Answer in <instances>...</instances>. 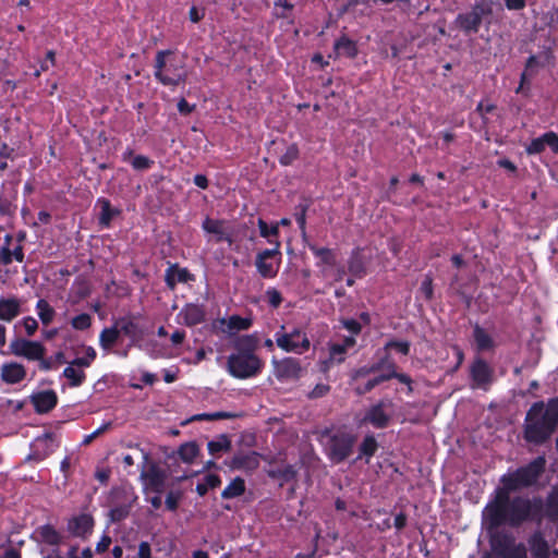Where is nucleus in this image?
<instances>
[{
    "instance_id": "603ef678",
    "label": "nucleus",
    "mask_w": 558,
    "mask_h": 558,
    "mask_svg": "<svg viewBox=\"0 0 558 558\" xmlns=\"http://www.w3.org/2000/svg\"><path fill=\"white\" fill-rule=\"evenodd\" d=\"M385 350L395 349L402 355H409L411 350V343L407 340H389L385 347Z\"/></svg>"
},
{
    "instance_id": "c85d7f7f",
    "label": "nucleus",
    "mask_w": 558,
    "mask_h": 558,
    "mask_svg": "<svg viewBox=\"0 0 558 558\" xmlns=\"http://www.w3.org/2000/svg\"><path fill=\"white\" fill-rule=\"evenodd\" d=\"M500 483L501 486L496 488L495 495H511V493L526 488V486H523L522 481L517 475L515 470L513 472L504 474L500 477Z\"/></svg>"
},
{
    "instance_id": "9d476101",
    "label": "nucleus",
    "mask_w": 558,
    "mask_h": 558,
    "mask_svg": "<svg viewBox=\"0 0 558 558\" xmlns=\"http://www.w3.org/2000/svg\"><path fill=\"white\" fill-rule=\"evenodd\" d=\"M281 259V251L278 248H266L258 252L255 258V266L260 277L270 279L278 274Z\"/></svg>"
},
{
    "instance_id": "5701e85b",
    "label": "nucleus",
    "mask_w": 558,
    "mask_h": 558,
    "mask_svg": "<svg viewBox=\"0 0 558 558\" xmlns=\"http://www.w3.org/2000/svg\"><path fill=\"white\" fill-rule=\"evenodd\" d=\"M1 380L8 385H15L23 381L26 377V368L17 362L4 363L1 366Z\"/></svg>"
},
{
    "instance_id": "20e7f679",
    "label": "nucleus",
    "mask_w": 558,
    "mask_h": 558,
    "mask_svg": "<svg viewBox=\"0 0 558 558\" xmlns=\"http://www.w3.org/2000/svg\"><path fill=\"white\" fill-rule=\"evenodd\" d=\"M322 438L326 439L324 441L325 454L333 464L345 461L352 454L356 442V436L344 430L331 433L329 429H325L322 433Z\"/></svg>"
},
{
    "instance_id": "4468645a",
    "label": "nucleus",
    "mask_w": 558,
    "mask_h": 558,
    "mask_svg": "<svg viewBox=\"0 0 558 558\" xmlns=\"http://www.w3.org/2000/svg\"><path fill=\"white\" fill-rule=\"evenodd\" d=\"M271 363L274 375L280 381L298 380L302 375L300 360L295 357L272 359Z\"/></svg>"
},
{
    "instance_id": "e2e57ef3",
    "label": "nucleus",
    "mask_w": 558,
    "mask_h": 558,
    "mask_svg": "<svg viewBox=\"0 0 558 558\" xmlns=\"http://www.w3.org/2000/svg\"><path fill=\"white\" fill-rule=\"evenodd\" d=\"M205 16V9L204 8H197L195 5H192L189 11V19L193 23L201 22Z\"/></svg>"
},
{
    "instance_id": "f257e3e1",
    "label": "nucleus",
    "mask_w": 558,
    "mask_h": 558,
    "mask_svg": "<svg viewBox=\"0 0 558 558\" xmlns=\"http://www.w3.org/2000/svg\"><path fill=\"white\" fill-rule=\"evenodd\" d=\"M489 529L502 525L520 527L526 522H542L544 500L541 496L495 495L484 510Z\"/></svg>"
},
{
    "instance_id": "5fc2aeb1",
    "label": "nucleus",
    "mask_w": 558,
    "mask_h": 558,
    "mask_svg": "<svg viewBox=\"0 0 558 558\" xmlns=\"http://www.w3.org/2000/svg\"><path fill=\"white\" fill-rule=\"evenodd\" d=\"M131 165L137 171L148 170L153 167L154 160L144 155L133 157Z\"/></svg>"
},
{
    "instance_id": "b1692460",
    "label": "nucleus",
    "mask_w": 558,
    "mask_h": 558,
    "mask_svg": "<svg viewBox=\"0 0 558 558\" xmlns=\"http://www.w3.org/2000/svg\"><path fill=\"white\" fill-rule=\"evenodd\" d=\"M192 280H194V276L186 268H181L178 264H171L166 269L165 282L170 290H174L178 282L186 283Z\"/></svg>"
},
{
    "instance_id": "bf43d9fd",
    "label": "nucleus",
    "mask_w": 558,
    "mask_h": 558,
    "mask_svg": "<svg viewBox=\"0 0 558 558\" xmlns=\"http://www.w3.org/2000/svg\"><path fill=\"white\" fill-rule=\"evenodd\" d=\"M181 498H182L181 492H179V490L178 492H173V490L169 492L166 496V501H165L167 510L172 511V512L177 511L179 508V502H180Z\"/></svg>"
},
{
    "instance_id": "423d86ee",
    "label": "nucleus",
    "mask_w": 558,
    "mask_h": 558,
    "mask_svg": "<svg viewBox=\"0 0 558 558\" xmlns=\"http://www.w3.org/2000/svg\"><path fill=\"white\" fill-rule=\"evenodd\" d=\"M172 54L171 50H159L155 57L154 76L165 86L175 87L186 81V73L175 63H167L166 58Z\"/></svg>"
},
{
    "instance_id": "2f4dec72",
    "label": "nucleus",
    "mask_w": 558,
    "mask_h": 558,
    "mask_svg": "<svg viewBox=\"0 0 558 558\" xmlns=\"http://www.w3.org/2000/svg\"><path fill=\"white\" fill-rule=\"evenodd\" d=\"M527 542L534 558L549 557V545L541 532L532 534Z\"/></svg>"
},
{
    "instance_id": "774afa93",
    "label": "nucleus",
    "mask_w": 558,
    "mask_h": 558,
    "mask_svg": "<svg viewBox=\"0 0 558 558\" xmlns=\"http://www.w3.org/2000/svg\"><path fill=\"white\" fill-rule=\"evenodd\" d=\"M138 558H151V548L148 542H141L138 545Z\"/></svg>"
},
{
    "instance_id": "9b49d317",
    "label": "nucleus",
    "mask_w": 558,
    "mask_h": 558,
    "mask_svg": "<svg viewBox=\"0 0 558 558\" xmlns=\"http://www.w3.org/2000/svg\"><path fill=\"white\" fill-rule=\"evenodd\" d=\"M95 527V519L90 513L82 512L66 520V532L70 536L87 541Z\"/></svg>"
},
{
    "instance_id": "58836bf2",
    "label": "nucleus",
    "mask_w": 558,
    "mask_h": 558,
    "mask_svg": "<svg viewBox=\"0 0 558 558\" xmlns=\"http://www.w3.org/2000/svg\"><path fill=\"white\" fill-rule=\"evenodd\" d=\"M245 493V481L236 476L231 483L225 487L221 493V498L223 499H232L242 496Z\"/></svg>"
},
{
    "instance_id": "49530a36",
    "label": "nucleus",
    "mask_w": 558,
    "mask_h": 558,
    "mask_svg": "<svg viewBox=\"0 0 558 558\" xmlns=\"http://www.w3.org/2000/svg\"><path fill=\"white\" fill-rule=\"evenodd\" d=\"M63 376L69 379L71 387H80L86 379V374L82 369L74 368L71 364L63 369Z\"/></svg>"
},
{
    "instance_id": "37998d69",
    "label": "nucleus",
    "mask_w": 558,
    "mask_h": 558,
    "mask_svg": "<svg viewBox=\"0 0 558 558\" xmlns=\"http://www.w3.org/2000/svg\"><path fill=\"white\" fill-rule=\"evenodd\" d=\"M36 310H37L39 319L41 320V323L45 326L49 325L56 316L54 308L45 299H39L37 301Z\"/></svg>"
},
{
    "instance_id": "a18cd8bd",
    "label": "nucleus",
    "mask_w": 558,
    "mask_h": 558,
    "mask_svg": "<svg viewBox=\"0 0 558 558\" xmlns=\"http://www.w3.org/2000/svg\"><path fill=\"white\" fill-rule=\"evenodd\" d=\"M311 205L312 201L310 198H303L302 202L295 206L293 216L299 229L306 228V214Z\"/></svg>"
},
{
    "instance_id": "6e6552de",
    "label": "nucleus",
    "mask_w": 558,
    "mask_h": 558,
    "mask_svg": "<svg viewBox=\"0 0 558 558\" xmlns=\"http://www.w3.org/2000/svg\"><path fill=\"white\" fill-rule=\"evenodd\" d=\"M469 377L472 389L487 391L495 381V371L485 359L475 356L469 367Z\"/></svg>"
},
{
    "instance_id": "7ed1b4c3",
    "label": "nucleus",
    "mask_w": 558,
    "mask_h": 558,
    "mask_svg": "<svg viewBox=\"0 0 558 558\" xmlns=\"http://www.w3.org/2000/svg\"><path fill=\"white\" fill-rule=\"evenodd\" d=\"M257 339L253 335H244L234 342V352L227 359V371L236 379H248L258 376L264 362L256 355Z\"/></svg>"
},
{
    "instance_id": "473e14b6",
    "label": "nucleus",
    "mask_w": 558,
    "mask_h": 558,
    "mask_svg": "<svg viewBox=\"0 0 558 558\" xmlns=\"http://www.w3.org/2000/svg\"><path fill=\"white\" fill-rule=\"evenodd\" d=\"M348 270L352 277L362 279L366 275V266L360 248H354L348 260Z\"/></svg>"
},
{
    "instance_id": "09e8293b",
    "label": "nucleus",
    "mask_w": 558,
    "mask_h": 558,
    "mask_svg": "<svg viewBox=\"0 0 558 558\" xmlns=\"http://www.w3.org/2000/svg\"><path fill=\"white\" fill-rule=\"evenodd\" d=\"M300 157L299 146L293 143L289 145L286 151L279 157V163L283 167L291 166Z\"/></svg>"
},
{
    "instance_id": "680f3d73",
    "label": "nucleus",
    "mask_w": 558,
    "mask_h": 558,
    "mask_svg": "<svg viewBox=\"0 0 558 558\" xmlns=\"http://www.w3.org/2000/svg\"><path fill=\"white\" fill-rule=\"evenodd\" d=\"M22 325L27 333V336L32 337L36 330L38 329L37 320L32 316H26L22 319Z\"/></svg>"
},
{
    "instance_id": "f3484780",
    "label": "nucleus",
    "mask_w": 558,
    "mask_h": 558,
    "mask_svg": "<svg viewBox=\"0 0 558 558\" xmlns=\"http://www.w3.org/2000/svg\"><path fill=\"white\" fill-rule=\"evenodd\" d=\"M29 401L37 414H47L58 404V395L54 390H40L29 396Z\"/></svg>"
},
{
    "instance_id": "a211bd4d",
    "label": "nucleus",
    "mask_w": 558,
    "mask_h": 558,
    "mask_svg": "<svg viewBox=\"0 0 558 558\" xmlns=\"http://www.w3.org/2000/svg\"><path fill=\"white\" fill-rule=\"evenodd\" d=\"M546 146L554 154H558V135L554 131H548L542 136L533 138L525 147V151L527 155H539L545 150Z\"/></svg>"
},
{
    "instance_id": "0eeeda50",
    "label": "nucleus",
    "mask_w": 558,
    "mask_h": 558,
    "mask_svg": "<svg viewBox=\"0 0 558 558\" xmlns=\"http://www.w3.org/2000/svg\"><path fill=\"white\" fill-rule=\"evenodd\" d=\"M490 13V7L485 0H481L475 2L470 11L459 13L453 21V25L466 36L474 35L478 33L483 17Z\"/></svg>"
},
{
    "instance_id": "4be33fe9",
    "label": "nucleus",
    "mask_w": 558,
    "mask_h": 558,
    "mask_svg": "<svg viewBox=\"0 0 558 558\" xmlns=\"http://www.w3.org/2000/svg\"><path fill=\"white\" fill-rule=\"evenodd\" d=\"M259 466V454L256 451L235 453L230 462L232 470L254 471Z\"/></svg>"
},
{
    "instance_id": "ddd939ff",
    "label": "nucleus",
    "mask_w": 558,
    "mask_h": 558,
    "mask_svg": "<svg viewBox=\"0 0 558 558\" xmlns=\"http://www.w3.org/2000/svg\"><path fill=\"white\" fill-rule=\"evenodd\" d=\"M390 407H392L391 400H379L366 410L363 422L378 429L387 428L391 422L392 415L388 413L386 409Z\"/></svg>"
},
{
    "instance_id": "a878e982",
    "label": "nucleus",
    "mask_w": 558,
    "mask_h": 558,
    "mask_svg": "<svg viewBox=\"0 0 558 558\" xmlns=\"http://www.w3.org/2000/svg\"><path fill=\"white\" fill-rule=\"evenodd\" d=\"M180 316L183 317V323L187 327H194L206 320V311L204 305L189 303L180 312Z\"/></svg>"
},
{
    "instance_id": "39448f33",
    "label": "nucleus",
    "mask_w": 558,
    "mask_h": 558,
    "mask_svg": "<svg viewBox=\"0 0 558 558\" xmlns=\"http://www.w3.org/2000/svg\"><path fill=\"white\" fill-rule=\"evenodd\" d=\"M489 545L492 551L497 556L493 557L486 553L482 558H527V549L508 531H496L490 534Z\"/></svg>"
},
{
    "instance_id": "c03bdc74",
    "label": "nucleus",
    "mask_w": 558,
    "mask_h": 558,
    "mask_svg": "<svg viewBox=\"0 0 558 558\" xmlns=\"http://www.w3.org/2000/svg\"><path fill=\"white\" fill-rule=\"evenodd\" d=\"M207 449L211 456L219 452H227L231 449V440L228 435L221 434L216 439L208 441Z\"/></svg>"
},
{
    "instance_id": "0e129e2a",
    "label": "nucleus",
    "mask_w": 558,
    "mask_h": 558,
    "mask_svg": "<svg viewBox=\"0 0 558 558\" xmlns=\"http://www.w3.org/2000/svg\"><path fill=\"white\" fill-rule=\"evenodd\" d=\"M178 110L182 116H189L195 110V105H191L185 98H180L178 101Z\"/></svg>"
},
{
    "instance_id": "de8ad7c7",
    "label": "nucleus",
    "mask_w": 558,
    "mask_h": 558,
    "mask_svg": "<svg viewBox=\"0 0 558 558\" xmlns=\"http://www.w3.org/2000/svg\"><path fill=\"white\" fill-rule=\"evenodd\" d=\"M227 325L229 330L241 331L250 329L253 325V320L252 318L231 315L227 320Z\"/></svg>"
},
{
    "instance_id": "e433bc0d",
    "label": "nucleus",
    "mask_w": 558,
    "mask_h": 558,
    "mask_svg": "<svg viewBox=\"0 0 558 558\" xmlns=\"http://www.w3.org/2000/svg\"><path fill=\"white\" fill-rule=\"evenodd\" d=\"M333 48L339 54L351 59L357 56V46L355 41L344 35L336 40Z\"/></svg>"
},
{
    "instance_id": "3c124183",
    "label": "nucleus",
    "mask_w": 558,
    "mask_h": 558,
    "mask_svg": "<svg viewBox=\"0 0 558 558\" xmlns=\"http://www.w3.org/2000/svg\"><path fill=\"white\" fill-rule=\"evenodd\" d=\"M420 293L424 296L426 301H432L434 298V286H433V277L430 274L424 276V279L420 286Z\"/></svg>"
},
{
    "instance_id": "338daca9",
    "label": "nucleus",
    "mask_w": 558,
    "mask_h": 558,
    "mask_svg": "<svg viewBox=\"0 0 558 558\" xmlns=\"http://www.w3.org/2000/svg\"><path fill=\"white\" fill-rule=\"evenodd\" d=\"M329 386L324 384H318L314 387V389L311 391L310 397L311 398H322L329 391Z\"/></svg>"
},
{
    "instance_id": "dca6fc26",
    "label": "nucleus",
    "mask_w": 558,
    "mask_h": 558,
    "mask_svg": "<svg viewBox=\"0 0 558 558\" xmlns=\"http://www.w3.org/2000/svg\"><path fill=\"white\" fill-rule=\"evenodd\" d=\"M31 538L37 544H44L53 549L59 548L63 543V535L49 523L37 526L31 535Z\"/></svg>"
},
{
    "instance_id": "4c0bfd02",
    "label": "nucleus",
    "mask_w": 558,
    "mask_h": 558,
    "mask_svg": "<svg viewBox=\"0 0 558 558\" xmlns=\"http://www.w3.org/2000/svg\"><path fill=\"white\" fill-rule=\"evenodd\" d=\"M177 454L184 463L190 464L199 454V447L195 441H187L178 448Z\"/></svg>"
},
{
    "instance_id": "72a5a7b5",
    "label": "nucleus",
    "mask_w": 558,
    "mask_h": 558,
    "mask_svg": "<svg viewBox=\"0 0 558 558\" xmlns=\"http://www.w3.org/2000/svg\"><path fill=\"white\" fill-rule=\"evenodd\" d=\"M390 371H391L390 373H380L377 376L371 378L372 381L374 383V386L377 387L381 383L388 381V380L395 378V379L399 380L401 384L407 385L408 393L411 395L413 392L412 378L405 373L393 372L392 369H390Z\"/></svg>"
},
{
    "instance_id": "13d9d810",
    "label": "nucleus",
    "mask_w": 558,
    "mask_h": 558,
    "mask_svg": "<svg viewBox=\"0 0 558 558\" xmlns=\"http://www.w3.org/2000/svg\"><path fill=\"white\" fill-rule=\"evenodd\" d=\"M339 323L347 329L352 336H357L362 331V325L360 322L353 318H340Z\"/></svg>"
},
{
    "instance_id": "69168bd1",
    "label": "nucleus",
    "mask_w": 558,
    "mask_h": 558,
    "mask_svg": "<svg viewBox=\"0 0 558 558\" xmlns=\"http://www.w3.org/2000/svg\"><path fill=\"white\" fill-rule=\"evenodd\" d=\"M112 543L111 537L108 534H104L99 542L96 544V553L97 554H104L107 551Z\"/></svg>"
},
{
    "instance_id": "a19ab883",
    "label": "nucleus",
    "mask_w": 558,
    "mask_h": 558,
    "mask_svg": "<svg viewBox=\"0 0 558 558\" xmlns=\"http://www.w3.org/2000/svg\"><path fill=\"white\" fill-rule=\"evenodd\" d=\"M132 509L131 502H123V504H114L108 513L109 520L112 523H119L123 520H125Z\"/></svg>"
},
{
    "instance_id": "412c9836",
    "label": "nucleus",
    "mask_w": 558,
    "mask_h": 558,
    "mask_svg": "<svg viewBox=\"0 0 558 558\" xmlns=\"http://www.w3.org/2000/svg\"><path fill=\"white\" fill-rule=\"evenodd\" d=\"M141 477L147 482L149 488L156 494L163 492L167 474L156 463H151L147 470L143 468Z\"/></svg>"
},
{
    "instance_id": "052dcab7",
    "label": "nucleus",
    "mask_w": 558,
    "mask_h": 558,
    "mask_svg": "<svg viewBox=\"0 0 558 558\" xmlns=\"http://www.w3.org/2000/svg\"><path fill=\"white\" fill-rule=\"evenodd\" d=\"M111 427V422H107L94 430L92 434L86 435L82 441L83 445H89L95 438L107 432Z\"/></svg>"
},
{
    "instance_id": "f8f14e48",
    "label": "nucleus",
    "mask_w": 558,
    "mask_h": 558,
    "mask_svg": "<svg viewBox=\"0 0 558 558\" xmlns=\"http://www.w3.org/2000/svg\"><path fill=\"white\" fill-rule=\"evenodd\" d=\"M9 350L11 354L24 357L28 361H36L46 354V348L41 342L24 338H15L12 340Z\"/></svg>"
},
{
    "instance_id": "6ab92c4d",
    "label": "nucleus",
    "mask_w": 558,
    "mask_h": 558,
    "mask_svg": "<svg viewBox=\"0 0 558 558\" xmlns=\"http://www.w3.org/2000/svg\"><path fill=\"white\" fill-rule=\"evenodd\" d=\"M472 340L477 353L494 352L497 348V342L493 336L477 323L473 326Z\"/></svg>"
},
{
    "instance_id": "2eb2a0df",
    "label": "nucleus",
    "mask_w": 558,
    "mask_h": 558,
    "mask_svg": "<svg viewBox=\"0 0 558 558\" xmlns=\"http://www.w3.org/2000/svg\"><path fill=\"white\" fill-rule=\"evenodd\" d=\"M545 457L538 456L527 464L518 468L515 471L517 475L522 481L523 486H526V488H529L537 483L538 478L545 471Z\"/></svg>"
},
{
    "instance_id": "ea45409f",
    "label": "nucleus",
    "mask_w": 558,
    "mask_h": 558,
    "mask_svg": "<svg viewBox=\"0 0 558 558\" xmlns=\"http://www.w3.org/2000/svg\"><path fill=\"white\" fill-rule=\"evenodd\" d=\"M378 449V442L374 435H366L360 447H359V457L357 459H362L363 457L366 458V461L368 462L369 458H372Z\"/></svg>"
},
{
    "instance_id": "8fccbe9b",
    "label": "nucleus",
    "mask_w": 558,
    "mask_h": 558,
    "mask_svg": "<svg viewBox=\"0 0 558 558\" xmlns=\"http://www.w3.org/2000/svg\"><path fill=\"white\" fill-rule=\"evenodd\" d=\"M96 356H97V353H96L95 349L93 347H87L85 350V355L74 359L71 362V365L77 366V367H89L90 364L96 359Z\"/></svg>"
},
{
    "instance_id": "c9c22d12",
    "label": "nucleus",
    "mask_w": 558,
    "mask_h": 558,
    "mask_svg": "<svg viewBox=\"0 0 558 558\" xmlns=\"http://www.w3.org/2000/svg\"><path fill=\"white\" fill-rule=\"evenodd\" d=\"M544 517L550 521L558 520V486H555L544 501Z\"/></svg>"
},
{
    "instance_id": "393cba45",
    "label": "nucleus",
    "mask_w": 558,
    "mask_h": 558,
    "mask_svg": "<svg viewBox=\"0 0 558 558\" xmlns=\"http://www.w3.org/2000/svg\"><path fill=\"white\" fill-rule=\"evenodd\" d=\"M96 206L100 208L98 225L102 229L110 228L112 220L121 215V210L112 207L110 199L106 197H99L96 201Z\"/></svg>"
},
{
    "instance_id": "864d4df0",
    "label": "nucleus",
    "mask_w": 558,
    "mask_h": 558,
    "mask_svg": "<svg viewBox=\"0 0 558 558\" xmlns=\"http://www.w3.org/2000/svg\"><path fill=\"white\" fill-rule=\"evenodd\" d=\"M71 325L76 330H86L92 326V316L87 313H82L72 318Z\"/></svg>"
},
{
    "instance_id": "6e6d98bb",
    "label": "nucleus",
    "mask_w": 558,
    "mask_h": 558,
    "mask_svg": "<svg viewBox=\"0 0 558 558\" xmlns=\"http://www.w3.org/2000/svg\"><path fill=\"white\" fill-rule=\"evenodd\" d=\"M266 300L272 308H278L282 303V295L276 288H268L265 292Z\"/></svg>"
},
{
    "instance_id": "4d7b16f0",
    "label": "nucleus",
    "mask_w": 558,
    "mask_h": 558,
    "mask_svg": "<svg viewBox=\"0 0 558 558\" xmlns=\"http://www.w3.org/2000/svg\"><path fill=\"white\" fill-rule=\"evenodd\" d=\"M347 351L341 343H332L329 348L330 359L337 363H342L345 360Z\"/></svg>"
},
{
    "instance_id": "7c9ffc66",
    "label": "nucleus",
    "mask_w": 558,
    "mask_h": 558,
    "mask_svg": "<svg viewBox=\"0 0 558 558\" xmlns=\"http://www.w3.org/2000/svg\"><path fill=\"white\" fill-rule=\"evenodd\" d=\"M257 226L260 236L267 239L268 243L274 245V248L280 250L279 223L269 226L263 218H258Z\"/></svg>"
},
{
    "instance_id": "79ce46f5",
    "label": "nucleus",
    "mask_w": 558,
    "mask_h": 558,
    "mask_svg": "<svg viewBox=\"0 0 558 558\" xmlns=\"http://www.w3.org/2000/svg\"><path fill=\"white\" fill-rule=\"evenodd\" d=\"M221 485V478L217 474H207L204 476L203 482L196 484V493L203 497L209 489H215Z\"/></svg>"
},
{
    "instance_id": "aec40b11",
    "label": "nucleus",
    "mask_w": 558,
    "mask_h": 558,
    "mask_svg": "<svg viewBox=\"0 0 558 558\" xmlns=\"http://www.w3.org/2000/svg\"><path fill=\"white\" fill-rule=\"evenodd\" d=\"M225 225L226 221L223 219H213L207 216L202 222V229L206 233L214 234L216 243L227 242L231 245L233 239L231 233L226 231Z\"/></svg>"
},
{
    "instance_id": "f704fd0d",
    "label": "nucleus",
    "mask_w": 558,
    "mask_h": 558,
    "mask_svg": "<svg viewBox=\"0 0 558 558\" xmlns=\"http://www.w3.org/2000/svg\"><path fill=\"white\" fill-rule=\"evenodd\" d=\"M120 337L118 326L113 324L111 327H106L100 331L99 345L104 351L110 352L118 343Z\"/></svg>"
},
{
    "instance_id": "cd10ccee",
    "label": "nucleus",
    "mask_w": 558,
    "mask_h": 558,
    "mask_svg": "<svg viewBox=\"0 0 558 558\" xmlns=\"http://www.w3.org/2000/svg\"><path fill=\"white\" fill-rule=\"evenodd\" d=\"M22 312V301L16 296L0 298V320L12 322Z\"/></svg>"
},
{
    "instance_id": "1a4fd4ad",
    "label": "nucleus",
    "mask_w": 558,
    "mask_h": 558,
    "mask_svg": "<svg viewBox=\"0 0 558 558\" xmlns=\"http://www.w3.org/2000/svg\"><path fill=\"white\" fill-rule=\"evenodd\" d=\"M284 326L275 333L277 345L286 352L303 353L310 349V340L305 332L293 328L290 332H283Z\"/></svg>"
},
{
    "instance_id": "bb28decb",
    "label": "nucleus",
    "mask_w": 558,
    "mask_h": 558,
    "mask_svg": "<svg viewBox=\"0 0 558 558\" xmlns=\"http://www.w3.org/2000/svg\"><path fill=\"white\" fill-rule=\"evenodd\" d=\"M114 325L118 326V331H120V336L123 335L131 340V345L137 342L143 332L138 326L131 317L122 316L114 320Z\"/></svg>"
},
{
    "instance_id": "c756f323",
    "label": "nucleus",
    "mask_w": 558,
    "mask_h": 558,
    "mask_svg": "<svg viewBox=\"0 0 558 558\" xmlns=\"http://www.w3.org/2000/svg\"><path fill=\"white\" fill-rule=\"evenodd\" d=\"M307 248L316 258H318V262L316 263L317 267L323 265L335 267L337 265V254L335 250L329 247H319L315 243H307Z\"/></svg>"
},
{
    "instance_id": "f03ea898",
    "label": "nucleus",
    "mask_w": 558,
    "mask_h": 558,
    "mask_svg": "<svg viewBox=\"0 0 558 558\" xmlns=\"http://www.w3.org/2000/svg\"><path fill=\"white\" fill-rule=\"evenodd\" d=\"M558 427V397L534 402L527 410L523 424V438L532 445L547 442Z\"/></svg>"
}]
</instances>
